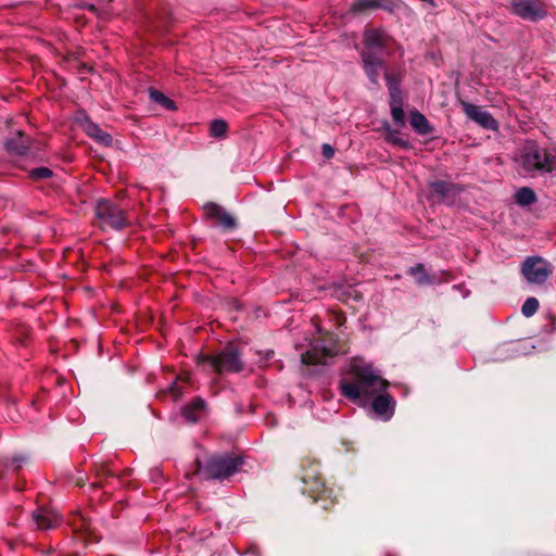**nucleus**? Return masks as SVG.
I'll list each match as a JSON object with an SVG mask.
<instances>
[{
  "label": "nucleus",
  "instance_id": "1",
  "mask_svg": "<svg viewBox=\"0 0 556 556\" xmlns=\"http://www.w3.org/2000/svg\"><path fill=\"white\" fill-rule=\"evenodd\" d=\"M351 372L355 377V381L342 379L340 381V390L345 397L353 402L368 400L387 389V381L377 375L371 366L362 361H353Z\"/></svg>",
  "mask_w": 556,
  "mask_h": 556
},
{
  "label": "nucleus",
  "instance_id": "2",
  "mask_svg": "<svg viewBox=\"0 0 556 556\" xmlns=\"http://www.w3.org/2000/svg\"><path fill=\"white\" fill-rule=\"evenodd\" d=\"M554 148L541 149L535 142H528L516 159L519 169L525 174L548 173Z\"/></svg>",
  "mask_w": 556,
  "mask_h": 556
},
{
  "label": "nucleus",
  "instance_id": "3",
  "mask_svg": "<svg viewBox=\"0 0 556 556\" xmlns=\"http://www.w3.org/2000/svg\"><path fill=\"white\" fill-rule=\"evenodd\" d=\"M241 353L239 345L231 343L216 355H199L197 362L199 365H207L217 374L239 372L243 369Z\"/></svg>",
  "mask_w": 556,
  "mask_h": 556
},
{
  "label": "nucleus",
  "instance_id": "4",
  "mask_svg": "<svg viewBox=\"0 0 556 556\" xmlns=\"http://www.w3.org/2000/svg\"><path fill=\"white\" fill-rule=\"evenodd\" d=\"M195 472L200 473L203 478L207 480H222L237 472L242 465V460L231 455H213L206 460L204 466H202L199 458L195 459Z\"/></svg>",
  "mask_w": 556,
  "mask_h": 556
},
{
  "label": "nucleus",
  "instance_id": "5",
  "mask_svg": "<svg viewBox=\"0 0 556 556\" xmlns=\"http://www.w3.org/2000/svg\"><path fill=\"white\" fill-rule=\"evenodd\" d=\"M94 212L102 229L121 230L129 224L125 210L113 201L100 200Z\"/></svg>",
  "mask_w": 556,
  "mask_h": 556
},
{
  "label": "nucleus",
  "instance_id": "6",
  "mask_svg": "<svg viewBox=\"0 0 556 556\" xmlns=\"http://www.w3.org/2000/svg\"><path fill=\"white\" fill-rule=\"evenodd\" d=\"M552 271V265L539 256L528 257L521 266V273L530 283L545 282Z\"/></svg>",
  "mask_w": 556,
  "mask_h": 556
},
{
  "label": "nucleus",
  "instance_id": "7",
  "mask_svg": "<svg viewBox=\"0 0 556 556\" xmlns=\"http://www.w3.org/2000/svg\"><path fill=\"white\" fill-rule=\"evenodd\" d=\"M511 11L519 17L535 22L546 15V9L540 0H511Z\"/></svg>",
  "mask_w": 556,
  "mask_h": 556
},
{
  "label": "nucleus",
  "instance_id": "8",
  "mask_svg": "<svg viewBox=\"0 0 556 556\" xmlns=\"http://www.w3.org/2000/svg\"><path fill=\"white\" fill-rule=\"evenodd\" d=\"M391 37L381 29H367L364 33V50L382 56V51L389 46Z\"/></svg>",
  "mask_w": 556,
  "mask_h": 556
},
{
  "label": "nucleus",
  "instance_id": "9",
  "mask_svg": "<svg viewBox=\"0 0 556 556\" xmlns=\"http://www.w3.org/2000/svg\"><path fill=\"white\" fill-rule=\"evenodd\" d=\"M462 108L468 118L480 125L481 127L490 130H496L498 127L497 122L493 116L484 111L481 106L462 101Z\"/></svg>",
  "mask_w": 556,
  "mask_h": 556
},
{
  "label": "nucleus",
  "instance_id": "10",
  "mask_svg": "<svg viewBox=\"0 0 556 556\" xmlns=\"http://www.w3.org/2000/svg\"><path fill=\"white\" fill-rule=\"evenodd\" d=\"M303 483L306 485L303 492L307 493L314 501L331 498L333 491L325 486L320 477L306 473L303 477Z\"/></svg>",
  "mask_w": 556,
  "mask_h": 556
},
{
  "label": "nucleus",
  "instance_id": "11",
  "mask_svg": "<svg viewBox=\"0 0 556 556\" xmlns=\"http://www.w3.org/2000/svg\"><path fill=\"white\" fill-rule=\"evenodd\" d=\"M361 58L367 77L374 85H378L379 74L386 67L382 56L369 51H362Z\"/></svg>",
  "mask_w": 556,
  "mask_h": 556
},
{
  "label": "nucleus",
  "instance_id": "12",
  "mask_svg": "<svg viewBox=\"0 0 556 556\" xmlns=\"http://www.w3.org/2000/svg\"><path fill=\"white\" fill-rule=\"evenodd\" d=\"M204 211L207 217L213 219L217 225L227 230H231L237 226L236 219L231 214L226 212L222 206L215 203H207L204 205Z\"/></svg>",
  "mask_w": 556,
  "mask_h": 556
},
{
  "label": "nucleus",
  "instance_id": "13",
  "mask_svg": "<svg viewBox=\"0 0 556 556\" xmlns=\"http://www.w3.org/2000/svg\"><path fill=\"white\" fill-rule=\"evenodd\" d=\"M33 518L40 530L56 528L61 523V517L50 508L40 507L33 514Z\"/></svg>",
  "mask_w": 556,
  "mask_h": 556
},
{
  "label": "nucleus",
  "instance_id": "14",
  "mask_svg": "<svg viewBox=\"0 0 556 556\" xmlns=\"http://www.w3.org/2000/svg\"><path fill=\"white\" fill-rule=\"evenodd\" d=\"M332 352L327 348H318L314 346L312 350H308L305 354L302 355V362L304 364H326V358L332 356Z\"/></svg>",
  "mask_w": 556,
  "mask_h": 556
},
{
  "label": "nucleus",
  "instance_id": "15",
  "mask_svg": "<svg viewBox=\"0 0 556 556\" xmlns=\"http://www.w3.org/2000/svg\"><path fill=\"white\" fill-rule=\"evenodd\" d=\"M204 410L205 402L204 400L198 397L194 401H192L189 405L184 407L182 415L188 421L195 422L203 416Z\"/></svg>",
  "mask_w": 556,
  "mask_h": 556
},
{
  "label": "nucleus",
  "instance_id": "16",
  "mask_svg": "<svg viewBox=\"0 0 556 556\" xmlns=\"http://www.w3.org/2000/svg\"><path fill=\"white\" fill-rule=\"evenodd\" d=\"M409 123L419 135H429L433 130L426 116L418 111L410 113Z\"/></svg>",
  "mask_w": 556,
  "mask_h": 556
},
{
  "label": "nucleus",
  "instance_id": "17",
  "mask_svg": "<svg viewBox=\"0 0 556 556\" xmlns=\"http://www.w3.org/2000/svg\"><path fill=\"white\" fill-rule=\"evenodd\" d=\"M429 187L432 190V192L442 200L447 198L450 194L454 195L459 192L457 186L443 180L432 181L430 182Z\"/></svg>",
  "mask_w": 556,
  "mask_h": 556
},
{
  "label": "nucleus",
  "instance_id": "18",
  "mask_svg": "<svg viewBox=\"0 0 556 556\" xmlns=\"http://www.w3.org/2000/svg\"><path fill=\"white\" fill-rule=\"evenodd\" d=\"M84 129L87 132L88 136L94 138L97 141L109 146L112 142L111 136L99 128L98 125H96L92 122H86L84 125Z\"/></svg>",
  "mask_w": 556,
  "mask_h": 556
},
{
  "label": "nucleus",
  "instance_id": "19",
  "mask_svg": "<svg viewBox=\"0 0 556 556\" xmlns=\"http://www.w3.org/2000/svg\"><path fill=\"white\" fill-rule=\"evenodd\" d=\"M378 8H384V0H355L351 7V10L358 13Z\"/></svg>",
  "mask_w": 556,
  "mask_h": 556
},
{
  "label": "nucleus",
  "instance_id": "20",
  "mask_svg": "<svg viewBox=\"0 0 556 556\" xmlns=\"http://www.w3.org/2000/svg\"><path fill=\"white\" fill-rule=\"evenodd\" d=\"M516 202L520 205H530L536 201L535 192L528 187L520 188L515 194Z\"/></svg>",
  "mask_w": 556,
  "mask_h": 556
},
{
  "label": "nucleus",
  "instance_id": "21",
  "mask_svg": "<svg viewBox=\"0 0 556 556\" xmlns=\"http://www.w3.org/2000/svg\"><path fill=\"white\" fill-rule=\"evenodd\" d=\"M409 274L413 275L416 279V282L419 286L430 285L434 281V278L430 277L425 267L421 264H418L414 267L409 268Z\"/></svg>",
  "mask_w": 556,
  "mask_h": 556
},
{
  "label": "nucleus",
  "instance_id": "22",
  "mask_svg": "<svg viewBox=\"0 0 556 556\" xmlns=\"http://www.w3.org/2000/svg\"><path fill=\"white\" fill-rule=\"evenodd\" d=\"M149 96L152 101L161 104L166 110L175 111L177 109L176 104L173 100H170L164 93H162L155 89H149Z\"/></svg>",
  "mask_w": 556,
  "mask_h": 556
},
{
  "label": "nucleus",
  "instance_id": "23",
  "mask_svg": "<svg viewBox=\"0 0 556 556\" xmlns=\"http://www.w3.org/2000/svg\"><path fill=\"white\" fill-rule=\"evenodd\" d=\"M391 407V399L388 395H377L372 402V409L379 415H387Z\"/></svg>",
  "mask_w": 556,
  "mask_h": 556
},
{
  "label": "nucleus",
  "instance_id": "24",
  "mask_svg": "<svg viewBox=\"0 0 556 556\" xmlns=\"http://www.w3.org/2000/svg\"><path fill=\"white\" fill-rule=\"evenodd\" d=\"M386 140L387 142L393 144V146H399V147H402L404 149H408L410 147V143L405 140L401 134L396 130H392V129H387L386 131Z\"/></svg>",
  "mask_w": 556,
  "mask_h": 556
},
{
  "label": "nucleus",
  "instance_id": "25",
  "mask_svg": "<svg viewBox=\"0 0 556 556\" xmlns=\"http://www.w3.org/2000/svg\"><path fill=\"white\" fill-rule=\"evenodd\" d=\"M228 129V125L224 119H214L210 126V134L212 137L222 138L225 137Z\"/></svg>",
  "mask_w": 556,
  "mask_h": 556
},
{
  "label": "nucleus",
  "instance_id": "26",
  "mask_svg": "<svg viewBox=\"0 0 556 556\" xmlns=\"http://www.w3.org/2000/svg\"><path fill=\"white\" fill-rule=\"evenodd\" d=\"M8 149L15 152L16 154L23 155L28 149V140L20 132V141L15 142L11 140L8 142Z\"/></svg>",
  "mask_w": 556,
  "mask_h": 556
},
{
  "label": "nucleus",
  "instance_id": "27",
  "mask_svg": "<svg viewBox=\"0 0 556 556\" xmlns=\"http://www.w3.org/2000/svg\"><path fill=\"white\" fill-rule=\"evenodd\" d=\"M390 108L393 121L399 125H404L405 114L402 108V102L394 101L393 103H390Z\"/></svg>",
  "mask_w": 556,
  "mask_h": 556
},
{
  "label": "nucleus",
  "instance_id": "28",
  "mask_svg": "<svg viewBox=\"0 0 556 556\" xmlns=\"http://www.w3.org/2000/svg\"><path fill=\"white\" fill-rule=\"evenodd\" d=\"M539 308V301L535 298H528L522 304L521 312L526 317H531Z\"/></svg>",
  "mask_w": 556,
  "mask_h": 556
},
{
  "label": "nucleus",
  "instance_id": "29",
  "mask_svg": "<svg viewBox=\"0 0 556 556\" xmlns=\"http://www.w3.org/2000/svg\"><path fill=\"white\" fill-rule=\"evenodd\" d=\"M71 526L73 527L74 531H86L88 528V521L80 513H75L71 520Z\"/></svg>",
  "mask_w": 556,
  "mask_h": 556
},
{
  "label": "nucleus",
  "instance_id": "30",
  "mask_svg": "<svg viewBox=\"0 0 556 556\" xmlns=\"http://www.w3.org/2000/svg\"><path fill=\"white\" fill-rule=\"evenodd\" d=\"M30 176L36 180L47 179L52 176V170L48 167H37L30 172Z\"/></svg>",
  "mask_w": 556,
  "mask_h": 556
},
{
  "label": "nucleus",
  "instance_id": "31",
  "mask_svg": "<svg viewBox=\"0 0 556 556\" xmlns=\"http://www.w3.org/2000/svg\"><path fill=\"white\" fill-rule=\"evenodd\" d=\"M180 378H177L176 381H174L168 389V392L172 394L175 401H177L184 393L182 388L178 382Z\"/></svg>",
  "mask_w": 556,
  "mask_h": 556
},
{
  "label": "nucleus",
  "instance_id": "32",
  "mask_svg": "<svg viewBox=\"0 0 556 556\" xmlns=\"http://www.w3.org/2000/svg\"><path fill=\"white\" fill-rule=\"evenodd\" d=\"M389 92H390V103H393L394 101L402 102L400 87L390 86Z\"/></svg>",
  "mask_w": 556,
  "mask_h": 556
},
{
  "label": "nucleus",
  "instance_id": "33",
  "mask_svg": "<svg viewBox=\"0 0 556 556\" xmlns=\"http://www.w3.org/2000/svg\"><path fill=\"white\" fill-rule=\"evenodd\" d=\"M323 154L325 157L331 159L334 155V149L330 144L325 143L323 146Z\"/></svg>",
  "mask_w": 556,
  "mask_h": 556
},
{
  "label": "nucleus",
  "instance_id": "34",
  "mask_svg": "<svg viewBox=\"0 0 556 556\" xmlns=\"http://www.w3.org/2000/svg\"><path fill=\"white\" fill-rule=\"evenodd\" d=\"M384 77L387 79V84H388V88L389 89H390V86L399 87V80H396L394 77H392L389 73H386Z\"/></svg>",
  "mask_w": 556,
  "mask_h": 556
},
{
  "label": "nucleus",
  "instance_id": "35",
  "mask_svg": "<svg viewBox=\"0 0 556 556\" xmlns=\"http://www.w3.org/2000/svg\"><path fill=\"white\" fill-rule=\"evenodd\" d=\"M23 459L21 457H14L13 458V464H16L15 465V469H17L20 467V464Z\"/></svg>",
  "mask_w": 556,
  "mask_h": 556
}]
</instances>
